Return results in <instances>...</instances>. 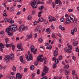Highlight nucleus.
Returning a JSON list of instances; mask_svg holds the SVG:
<instances>
[{
	"mask_svg": "<svg viewBox=\"0 0 79 79\" xmlns=\"http://www.w3.org/2000/svg\"><path fill=\"white\" fill-rule=\"evenodd\" d=\"M46 49H49L50 50H51L52 49V46L51 45H50L49 46V47L48 46L46 48Z\"/></svg>",
	"mask_w": 79,
	"mask_h": 79,
	"instance_id": "obj_24",
	"label": "nucleus"
},
{
	"mask_svg": "<svg viewBox=\"0 0 79 79\" xmlns=\"http://www.w3.org/2000/svg\"><path fill=\"white\" fill-rule=\"evenodd\" d=\"M52 37L53 38H56V36H55V34L54 33H52Z\"/></svg>",
	"mask_w": 79,
	"mask_h": 79,
	"instance_id": "obj_26",
	"label": "nucleus"
},
{
	"mask_svg": "<svg viewBox=\"0 0 79 79\" xmlns=\"http://www.w3.org/2000/svg\"><path fill=\"white\" fill-rule=\"evenodd\" d=\"M12 19H11L10 20H9L8 22L11 24H12L14 23V21L13 20H12Z\"/></svg>",
	"mask_w": 79,
	"mask_h": 79,
	"instance_id": "obj_18",
	"label": "nucleus"
},
{
	"mask_svg": "<svg viewBox=\"0 0 79 79\" xmlns=\"http://www.w3.org/2000/svg\"><path fill=\"white\" fill-rule=\"evenodd\" d=\"M23 25H21L19 29V31H23Z\"/></svg>",
	"mask_w": 79,
	"mask_h": 79,
	"instance_id": "obj_10",
	"label": "nucleus"
},
{
	"mask_svg": "<svg viewBox=\"0 0 79 79\" xmlns=\"http://www.w3.org/2000/svg\"><path fill=\"white\" fill-rule=\"evenodd\" d=\"M10 59H12L14 57V54H11L10 56Z\"/></svg>",
	"mask_w": 79,
	"mask_h": 79,
	"instance_id": "obj_29",
	"label": "nucleus"
},
{
	"mask_svg": "<svg viewBox=\"0 0 79 79\" xmlns=\"http://www.w3.org/2000/svg\"><path fill=\"white\" fill-rule=\"evenodd\" d=\"M69 49H68L67 48H66L64 49L65 52H71V49H72V48L71 45H69Z\"/></svg>",
	"mask_w": 79,
	"mask_h": 79,
	"instance_id": "obj_5",
	"label": "nucleus"
},
{
	"mask_svg": "<svg viewBox=\"0 0 79 79\" xmlns=\"http://www.w3.org/2000/svg\"><path fill=\"white\" fill-rule=\"evenodd\" d=\"M8 41V39L7 38H6L5 39V41L6 44H7V42Z\"/></svg>",
	"mask_w": 79,
	"mask_h": 79,
	"instance_id": "obj_50",
	"label": "nucleus"
},
{
	"mask_svg": "<svg viewBox=\"0 0 79 79\" xmlns=\"http://www.w3.org/2000/svg\"><path fill=\"white\" fill-rule=\"evenodd\" d=\"M27 18H28V20H30L31 19V18H32V17H31V15H28Z\"/></svg>",
	"mask_w": 79,
	"mask_h": 79,
	"instance_id": "obj_32",
	"label": "nucleus"
},
{
	"mask_svg": "<svg viewBox=\"0 0 79 79\" xmlns=\"http://www.w3.org/2000/svg\"><path fill=\"white\" fill-rule=\"evenodd\" d=\"M6 44V47L7 48H9L10 47V45L9 44H7V43Z\"/></svg>",
	"mask_w": 79,
	"mask_h": 79,
	"instance_id": "obj_45",
	"label": "nucleus"
},
{
	"mask_svg": "<svg viewBox=\"0 0 79 79\" xmlns=\"http://www.w3.org/2000/svg\"><path fill=\"white\" fill-rule=\"evenodd\" d=\"M6 10H5L4 12V14H3V15L5 17L7 15V14H6Z\"/></svg>",
	"mask_w": 79,
	"mask_h": 79,
	"instance_id": "obj_19",
	"label": "nucleus"
},
{
	"mask_svg": "<svg viewBox=\"0 0 79 79\" xmlns=\"http://www.w3.org/2000/svg\"><path fill=\"white\" fill-rule=\"evenodd\" d=\"M46 32H48V34H49L50 32V28H47L46 30Z\"/></svg>",
	"mask_w": 79,
	"mask_h": 79,
	"instance_id": "obj_21",
	"label": "nucleus"
},
{
	"mask_svg": "<svg viewBox=\"0 0 79 79\" xmlns=\"http://www.w3.org/2000/svg\"><path fill=\"white\" fill-rule=\"evenodd\" d=\"M19 49V51H23V48H21Z\"/></svg>",
	"mask_w": 79,
	"mask_h": 79,
	"instance_id": "obj_42",
	"label": "nucleus"
},
{
	"mask_svg": "<svg viewBox=\"0 0 79 79\" xmlns=\"http://www.w3.org/2000/svg\"><path fill=\"white\" fill-rule=\"evenodd\" d=\"M34 68V66L33 65H32L30 67V69L31 70H33Z\"/></svg>",
	"mask_w": 79,
	"mask_h": 79,
	"instance_id": "obj_44",
	"label": "nucleus"
},
{
	"mask_svg": "<svg viewBox=\"0 0 79 79\" xmlns=\"http://www.w3.org/2000/svg\"><path fill=\"white\" fill-rule=\"evenodd\" d=\"M58 54V52L56 50H54V56L55 57H56Z\"/></svg>",
	"mask_w": 79,
	"mask_h": 79,
	"instance_id": "obj_13",
	"label": "nucleus"
},
{
	"mask_svg": "<svg viewBox=\"0 0 79 79\" xmlns=\"http://www.w3.org/2000/svg\"><path fill=\"white\" fill-rule=\"evenodd\" d=\"M43 56L42 55H40L38 57V61H40L41 62H42L43 61V59L42 58H41V57H42Z\"/></svg>",
	"mask_w": 79,
	"mask_h": 79,
	"instance_id": "obj_8",
	"label": "nucleus"
},
{
	"mask_svg": "<svg viewBox=\"0 0 79 79\" xmlns=\"http://www.w3.org/2000/svg\"><path fill=\"white\" fill-rule=\"evenodd\" d=\"M62 59V57L61 56H60L59 57V60H61Z\"/></svg>",
	"mask_w": 79,
	"mask_h": 79,
	"instance_id": "obj_57",
	"label": "nucleus"
},
{
	"mask_svg": "<svg viewBox=\"0 0 79 79\" xmlns=\"http://www.w3.org/2000/svg\"><path fill=\"white\" fill-rule=\"evenodd\" d=\"M58 0H55V2L56 4H58Z\"/></svg>",
	"mask_w": 79,
	"mask_h": 79,
	"instance_id": "obj_53",
	"label": "nucleus"
},
{
	"mask_svg": "<svg viewBox=\"0 0 79 79\" xmlns=\"http://www.w3.org/2000/svg\"><path fill=\"white\" fill-rule=\"evenodd\" d=\"M10 30H9V31L8 32H6L8 33V35H9L12 36L13 35V33L12 32H10Z\"/></svg>",
	"mask_w": 79,
	"mask_h": 79,
	"instance_id": "obj_15",
	"label": "nucleus"
},
{
	"mask_svg": "<svg viewBox=\"0 0 79 79\" xmlns=\"http://www.w3.org/2000/svg\"><path fill=\"white\" fill-rule=\"evenodd\" d=\"M33 35L32 34H31L30 35H27V38L28 39H31V38L32 37Z\"/></svg>",
	"mask_w": 79,
	"mask_h": 79,
	"instance_id": "obj_17",
	"label": "nucleus"
},
{
	"mask_svg": "<svg viewBox=\"0 0 79 79\" xmlns=\"http://www.w3.org/2000/svg\"><path fill=\"white\" fill-rule=\"evenodd\" d=\"M73 22H74V21H75V22L77 23V19H75V17H74V19H73Z\"/></svg>",
	"mask_w": 79,
	"mask_h": 79,
	"instance_id": "obj_47",
	"label": "nucleus"
},
{
	"mask_svg": "<svg viewBox=\"0 0 79 79\" xmlns=\"http://www.w3.org/2000/svg\"><path fill=\"white\" fill-rule=\"evenodd\" d=\"M28 29V27H24L23 26V31H26Z\"/></svg>",
	"mask_w": 79,
	"mask_h": 79,
	"instance_id": "obj_25",
	"label": "nucleus"
},
{
	"mask_svg": "<svg viewBox=\"0 0 79 79\" xmlns=\"http://www.w3.org/2000/svg\"><path fill=\"white\" fill-rule=\"evenodd\" d=\"M39 41L40 42H41V43L43 41L42 38H39Z\"/></svg>",
	"mask_w": 79,
	"mask_h": 79,
	"instance_id": "obj_33",
	"label": "nucleus"
},
{
	"mask_svg": "<svg viewBox=\"0 0 79 79\" xmlns=\"http://www.w3.org/2000/svg\"><path fill=\"white\" fill-rule=\"evenodd\" d=\"M17 48H18V49H19L20 48H21V44H18L17 45Z\"/></svg>",
	"mask_w": 79,
	"mask_h": 79,
	"instance_id": "obj_31",
	"label": "nucleus"
},
{
	"mask_svg": "<svg viewBox=\"0 0 79 79\" xmlns=\"http://www.w3.org/2000/svg\"><path fill=\"white\" fill-rule=\"evenodd\" d=\"M53 68H56L57 67L56 64L55 63H54L53 65Z\"/></svg>",
	"mask_w": 79,
	"mask_h": 79,
	"instance_id": "obj_37",
	"label": "nucleus"
},
{
	"mask_svg": "<svg viewBox=\"0 0 79 79\" xmlns=\"http://www.w3.org/2000/svg\"><path fill=\"white\" fill-rule=\"evenodd\" d=\"M44 6H40L39 8V9L40 10H42L43 9V8Z\"/></svg>",
	"mask_w": 79,
	"mask_h": 79,
	"instance_id": "obj_48",
	"label": "nucleus"
},
{
	"mask_svg": "<svg viewBox=\"0 0 79 79\" xmlns=\"http://www.w3.org/2000/svg\"><path fill=\"white\" fill-rule=\"evenodd\" d=\"M35 32H37V31H38L40 33L41 32V31L40 30H39V31L37 30V29L36 28L35 30Z\"/></svg>",
	"mask_w": 79,
	"mask_h": 79,
	"instance_id": "obj_40",
	"label": "nucleus"
},
{
	"mask_svg": "<svg viewBox=\"0 0 79 79\" xmlns=\"http://www.w3.org/2000/svg\"><path fill=\"white\" fill-rule=\"evenodd\" d=\"M9 20H10V19H7V18H6L5 19V22H8Z\"/></svg>",
	"mask_w": 79,
	"mask_h": 79,
	"instance_id": "obj_39",
	"label": "nucleus"
},
{
	"mask_svg": "<svg viewBox=\"0 0 79 79\" xmlns=\"http://www.w3.org/2000/svg\"><path fill=\"white\" fill-rule=\"evenodd\" d=\"M27 71V68H26L24 69V72L26 73Z\"/></svg>",
	"mask_w": 79,
	"mask_h": 79,
	"instance_id": "obj_61",
	"label": "nucleus"
},
{
	"mask_svg": "<svg viewBox=\"0 0 79 79\" xmlns=\"http://www.w3.org/2000/svg\"><path fill=\"white\" fill-rule=\"evenodd\" d=\"M31 52H34L35 54H36V51L37 50V49H35V51H34L35 50V48L34 47V46H31Z\"/></svg>",
	"mask_w": 79,
	"mask_h": 79,
	"instance_id": "obj_6",
	"label": "nucleus"
},
{
	"mask_svg": "<svg viewBox=\"0 0 79 79\" xmlns=\"http://www.w3.org/2000/svg\"><path fill=\"white\" fill-rule=\"evenodd\" d=\"M74 18V16L73 15H70L66 20V23L69 24L71 22L73 23Z\"/></svg>",
	"mask_w": 79,
	"mask_h": 79,
	"instance_id": "obj_2",
	"label": "nucleus"
},
{
	"mask_svg": "<svg viewBox=\"0 0 79 79\" xmlns=\"http://www.w3.org/2000/svg\"><path fill=\"white\" fill-rule=\"evenodd\" d=\"M25 57L27 59V60L29 61V56H28L27 55H25Z\"/></svg>",
	"mask_w": 79,
	"mask_h": 79,
	"instance_id": "obj_23",
	"label": "nucleus"
},
{
	"mask_svg": "<svg viewBox=\"0 0 79 79\" xmlns=\"http://www.w3.org/2000/svg\"><path fill=\"white\" fill-rule=\"evenodd\" d=\"M10 9L11 11H14V8L13 7H11Z\"/></svg>",
	"mask_w": 79,
	"mask_h": 79,
	"instance_id": "obj_38",
	"label": "nucleus"
},
{
	"mask_svg": "<svg viewBox=\"0 0 79 79\" xmlns=\"http://www.w3.org/2000/svg\"><path fill=\"white\" fill-rule=\"evenodd\" d=\"M52 19L53 21H56L57 20L55 18V17H53Z\"/></svg>",
	"mask_w": 79,
	"mask_h": 79,
	"instance_id": "obj_41",
	"label": "nucleus"
},
{
	"mask_svg": "<svg viewBox=\"0 0 79 79\" xmlns=\"http://www.w3.org/2000/svg\"><path fill=\"white\" fill-rule=\"evenodd\" d=\"M4 59L5 60L6 62H8L10 60V58L9 55H6L5 56Z\"/></svg>",
	"mask_w": 79,
	"mask_h": 79,
	"instance_id": "obj_7",
	"label": "nucleus"
},
{
	"mask_svg": "<svg viewBox=\"0 0 79 79\" xmlns=\"http://www.w3.org/2000/svg\"><path fill=\"white\" fill-rule=\"evenodd\" d=\"M48 68L46 66H44V69L43 70V72L42 73V75L44 76L46 73H48Z\"/></svg>",
	"mask_w": 79,
	"mask_h": 79,
	"instance_id": "obj_4",
	"label": "nucleus"
},
{
	"mask_svg": "<svg viewBox=\"0 0 79 79\" xmlns=\"http://www.w3.org/2000/svg\"><path fill=\"white\" fill-rule=\"evenodd\" d=\"M61 78H62L61 77H57V79H61Z\"/></svg>",
	"mask_w": 79,
	"mask_h": 79,
	"instance_id": "obj_64",
	"label": "nucleus"
},
{
	"mask_svg": "<svg viewBox=\"0 0 79 79\" xmlns=\"http://www.w3.org/2000/svg\"><path fill=\"white\" fill-rule=\"evenodd\" d=\"M72 59L74 60H76V57L75 56H73L72 57Z\"/></svg>",
	"mask_w": 79,
	"mask_h": 79,
	"instance_id": "obj_62",
	"label": "nucleus"
},
{
	"mask_svg": "<svg viewBox=\"0 0 79 79\" xmlns=\"http://www.w3.org/2000/svg\"><path fill=\"white\" fill-rule=\"evenodd\" d=\"M53 21V18H52V19H50V20H49V22H52V21Z\"/></svg>",
	"mask_w": 79,
	"mask_h": 79,
	"instance_id": "obj_54",
	"label": "nucleus"
},
{
	"mask_svg": "<svg viewBox=\"0 0 79 79\" xmlns=\"http://www.w3.org/2000/svg\"><path fill=\"white\" fill-rule=\"evenodd\" d=\"M12 70L13 71L15 72L16 71V68L15 66H14L12 68Z\"/></svg>",
	"mask_w": 79,
	"mask_h": 79,
	"instance_id": "obj_30",
	"label": "nucleus"
},
{
	"mask_svg": "<svg viewBox=\"0 0 79 79\" xmlns=\"http://www.w3.org/2000/svg\"><path fill=\"white\" fill-rule=\"evenodd\" d=\"M22 77V75L20 74L19 73H17L16 74V78L17 79H21Z\"/></svg>",
	"mask_w": 79,
	"mask_h": 79,
	"instance_id": "obj_9",
	"label": "nucleus"
},
{
	"mask_svg": "<svg viewBox=\"0 0 79 79\" xmlns=\"http://www.w3.org/2000/svg\"><path fill=\"white\" fill-rule=\"evenodd\" d=\"M48 79L47 77H44L43 78H41V79Z\"/></svg>",
	"mask_w": 79,
	"mask_h": 79,
	"instance_id": "obj_63",
	"label": "nucleus"
},
{
	"mask_svg": "<svg viewBox=\"0 0 79 79\" xmlns=\"http://www.w3.org/2000/svg\"><path fill=\"white\" fill-rule=\"evenodd\" d=\"M37 73L38 74H40V70H39V69H38L37 70Z\"/></svg>",
	"mask_w": 79,
	"mask_h": 79,
	"instance_id": "obj_60",
	"label": "nucleus"
},
{
	"mask_svg": "<svg viewBox=\"0 0 79 79\" xmlns=\"http://www.w3.org/2000/svg\"><path fill=\"white\" fill-rule=\"evenodd\" d=\"M38 3L39 4H42L43 5L44 4V2H41L40 0H37Z\"/></svg>",
	"mask_w": 79,
	"mask_h": 79,
	"instance_id": "obj_16",
	"label": "nucleus"
},
{
	"mask_svg": "<svg viewBox=\"0 0 79 79\" xmlns=\"http://www.w3.org/2000/svg\"><path fill=\"white\" fill-rule=\"evenodd\" d=\"M17 30V27L16 25H10L8 28L6 29V32H8L9 30L14 32Z\"/></svg>",
	"mask_w": 79,
	"mask_h": 79,
	"instance_id": "obj_1",
	"label": "nucleus"
},
{
	"mask_svg": "<svg viewBox=\"0 0 79 79\" xmlns=\"http://www.w3.org/2000/svg\"><path fill=\"white\" fill-rule=\"evenodd\" d=\"M36 2V0H35L31 2V6L34 8H36L37 6V3Z\"/></svg>",
	"mask_w": 79,
	"mask_h": 79,
	"instance_id": "obj_3",
	"label": "nucleus"
},
{
	"mask_svg": "<svg viewBox=\"0 0 79 79\" xmlns=\"http://www.w3.org/2000/svg\"><path fill=\"white\" fill-rule=\"evenodd\" d=\"M75 74V71L74 70L73 71L72 75H74Z\"/></svg>",
	"mask_w": 79,
	"mask_h": 79,
	"instance_id": "obj_46",
	"label": "nucleus"
},
{
	"mask_svg": "<svg viewBox=\"0 0 79 79\" xmlns=\"http://www.w3.org/2000/svg\"><path fill=\"white\" fill-rule=\"evenodd\" d=\"M45 45L47 46H48V47H49L50 45L49 44H48V43H46V44H45Z\"/></svg>",
	"mask_w": 79,
	"mask_h": 79,
	"instance_id": "obj_59",
	"label": "nucleus"
},
{
	"mask_svg": "<svg viewBox=\"0 0 79 79\" xmlns=\"http://www.w3.org/2000/svg\"><path fill=\"white\" fill-rule=\"evenodd\" d=\"M37 33H35L34 36V37L36 38L37 37Z\"/></svg>",
	"mask_w": 79,
	"mask_h": 79,
	"instance_id": "obj_55",
	"label": "nucleus"
},
{
	"mask_svg": "<svg viewBox=\"0 0 79 79\" xmlns=\"http://www.w3.org/2000/svg\"><path fill=\"white\" fill-rule=\"evenodd\" d=\"M29 60V61H30V60H32V55H30Z\"/></svg>",
	"mask_w": 79,
	"mask_h": 79,
	"instance_id": "obj_35",
	"label": "nucleus"
},
{
	"mask_svg": "<svg viewBox=\"0 0 79 79\" xmlns=\"http://www.w3.org/2000/svg\"><path fill=\"white\" fill-rule=\"evenodd\" d=\"M58 3H59V4L60 6H61L62 5V2L60 0H58Z\"/></svg>",
	"mask_w": 79,
	"mask_h": 79,
	"instance_id": "obj_36",
	"label": "nucleus"
},
{
	"mask_svg": "<svg viewBox=\"0 0 79 79\" xmlns=\"http://www.w3.org/2000/svg\"><path fill=\"white\" fill-rule=\"evenodd\" d=\"M60 21L61 22H64V17H62L60 19Z\"/></svg>",
	"mask_w": 79,
	"mask_h": 79,
	"instance_id": "obj_20",
	"label": "nucleus"
},
{
	"mask_svg": "<svg viewBox=\"0 0 79 79\" xmlns=\"http://www.w3.org/2000/svg\"><path fill=\"white\" fill-rule=\"evenodd\" d=\"M73 9H69L68 11L69 12H72L73 11Z\"/></svg>",
	"mask_w": 79,
	"mask_h": 79,
	"instance_id": "obj_49",
	"label": "nucleus"
},
{
	"mask_svg": "<svg viewBox=\"0 0 79 79\" xmlns=\"http://www.w3.org/2000/svg\"><path fill=\"white\" fill-rule=\"evenodd\" d=\"M3 48L4 47L3 45L2 44H0V50L1 51V52H3L2 48Z\"/></svg>",
	"mask_w": 79,
	"mask_h": 79,
	"instance_id": "obj_14",
	"label": "nucleus"
},
{
	"mask_svg": "<svg viewBox=\"0 0 79 79\" xmlns=\"http://www.w3.org/2000/svg\"><path fill=\"white\" fill-rule=\"evenodd\" d=\"M10 79H15V77L12 76L11 77Z\"/></svg>",
	"mask_w": 79,
	"mask_h": 79,
	"instance_id": "obj_56",
	"label": "nucleus"
},
{
	"mask_svg": "<svg viewBox=\"0 0 79 79\" xmlns=\"http://www.w3.org/2000/svg\"><path fill=\"white\" fill-rule=\"evenodd\" d=\"M44 21V19H43V18H42V17H40V19H39V21H39L40 22H42Z\"/></svg>",
	"mask_w": 79,
	"mask_h": 79,
	"instance_id": "obj_28",
	"label": "nucleus"
},
{
	"mask_svg": "<svg viewBox=\"0 0 79 79\" xmlns=\"http://www.w3.org/2000/svg\"><path fill=\"white\" fill-rule=\"evenodd\" d=\"M78 43L77 42H73V45L74 46H76L78 44Z\"/></svg>",
	"mask_w": 79,
	"mask_h": 79,
	"instance_id": "obj_22",
	"label": "nucleus"
},
{
	"mask_svg": "<svg viewBox=\"0 0 79 79\" xmlns=\"http://www.w3.org/2000/svg\"><path fill=\"white\" fill-rule=\"evenodd\" d=\"M68 73V71L67 70H66L65 72V75H67Z\"/></svg>",
	"mask_w": 79,
	"mask_h": 79,
	"instance_id": "obj_52",
	"label": "nucleus"
},
{
	"mask_svg": "<svg viewBox=\"0 0 79 79\" xmlns=\"http://www.w3.org/2000/svg\"><path fill=\"white\" fill-rule=\"evenodd\" d=\"M56 64H57L59 63V60L58 59H56L55 60Z\"/></svg>",
	"mask_w": 79,
	"mask_h": 79,
	"instance_id": "obj_43",
	"label": "nucleus"
},
{
	"mask_svg": "<svg viewBox=\"0 0 79 79\" xmlns=\"http://www.w3.org/2000/svg\"><path fill=\"white\" fill-rule=\"evenodd\" d=\"M21 62L23 64L25 63V60H23V57L22 56H21L19 57Z\"/></svg>",
	"mask_w": 79,
	"mask_h": 79,
	"instance_id": "obj_11",
	"label": "nucleus"
},
{
	"mask_svg": "<svg viewBox=\"0 0 79 79\" xmlns=\"http://www.w3.org/2000/svg\"><path fill=\"white\" fill-rule=\"evenodd\" d=\"M55 4L54 2L52 3V5H53V8H55Z\"/></svg>",
	"mask_w": 79,
	"mask_h": 79,
	"instance_id": "obj_58",
	"label": "nucleus"
},
{
	"mask_svg": "<svg viewBox=\"0 0 79 79\" xmlns=\"http://www.w3.org/2000/svg\"><path fill=\"white\" fill-rule=\"evenodd\" d=\"M71 34L72 35H73L74 34V30H72L71 31Z\"/></svg>",
	"mask_w": 79,
	"mask_h": 79,
	"instance_id": "obj_34",
	"label": "nucleus"
},
{
	"mask_svg": "<svg viewBox=\"0 0 79 79\" xmlns=\"http://www.w3.org/2000/svg\"><path fill=\"white\" fill-rule=\"evenodd\" d=\"M37 30L39 31L40 29V27L39 26H37V28H36Z\"/></svg>",
	"mask_w": 79,
	"mask_h": 79,
	"instance_id": "obj_51",
	"label": "nucleus"
},
{
	"mask_svg": "<svg viewBox=\"0 0 79 79\" xmlns=\"http://www.w3.org/2000/svg\"><path fill=\"white\" fill-rule=\"evenodd\" d=\"M40 23L39 21H37V22L35 21V22H34V23H33V24L34 25H36L37 23Z\"/></svg>",
	"mask_w": 79,
	"mask_h": 79,
	"instance_id": "obj_27",
	"label": "nucleus"
},
{
	"mask_svg": "<svg viewBox=\"0 0 79 79\" xmlns=\"http://www.w3.org/2000/svg\"><path fill=\"white\" fill-rule=\"evenodd\" d=\"M13 43H11L10 44L9 46L10 47H12V50L14 51V49L15 48V46L14 45H13Z\"/></svg>",
	"mask_w": 79,
	"mask_h": 79,
	"instance_id": "obj_12",
	"label": "nucleus"
}]
</instances>
